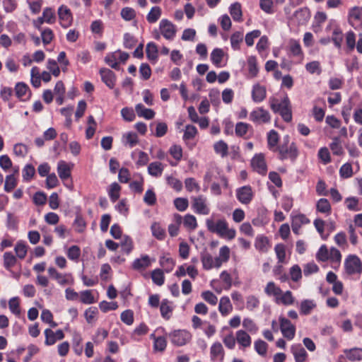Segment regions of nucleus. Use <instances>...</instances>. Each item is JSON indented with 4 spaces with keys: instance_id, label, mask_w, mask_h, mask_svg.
Here are the masks:
<instances>
[{
    "instance_id": "63",
    "label": "nucleus",
    "mask_w": 362,
    "mask_h": 362,
    "mask_svg": "<svg viewBox=\"0 0 362 362\" xmlns=\"http://www.w3.org/2000/svg\"><path fill=\"white\" fill-rule=\"evenodd\" d=\"M151 279L153 283L158 286H162L165 281L163 272L160 269H154L151 272Z\"/></svg>"
},
{
    "instance_id": "50",
    "label": "nucleus",
    "mask_w": 362,
    "mask_h": 362,
    "mask_svg": "<svg viewBox=\"0 0 362 362\" xmlns=\"http://www.w3.org/2000/svg\"><path fill=\"white\" fill-rule=\"evenodd\" d=\"M197 134V129L196 127L188 124L185 127L184 132L183 140L187 146H189V142L193 139Z\"/></svg>"
},
{
    "instance_id": "56",
    "label": "nucleus",
    "mask_w": 362,
    "mask_h": 362,
    "mask_svg": "<svg viewBox=\"0 0 362 362\" xmlns=\"http://www.w3.org/2000/svg\"><path fill=\"white\" fill-rule=\"evenodd\" d=\"M162 10L159 6H153L146 16V20L149 23H156L161 16Z\"/></svg>"
},
{
    "instance_id": "33",
    "label": "nucleus",
    "mask_w": 362,
    "mask_h": 362,
    "mask_svg": "<svg viewBox=\"0 0 362 362\" xmlns=\"http://www.w3.org/2000/svg\"><path fill=\"white\" fill-rule=\"evenodd\" d=\"M235 339L238 344L244 349L251 346L252 339L250 336L243 329L236 332Z\"/></svg>"
},
{
    "instance_id": "40",
    "label": "nucleus",
    "mask_w": 362,
    "mask_h": 362,
    "mask_svg": "<svg viewBox=\"0 0 362 362\" xmlns=\"http://www.w3.org/2000/svg\"><path fill=\"white\" fill-rule=\"evenodd\" d=\"M146 57L153 64H156L158 57V50L154 42H149L146 48Z\"/></svg>"
},
{
    "instance_id": "24",
    "label": "nucleus",
    "mask_w": 362,
    "mask_h": 362,
    "mask_svg": "<svg viewBox=\"0 0 362 362\" xmlns=\"http://www.w3.org/2000/svg\"><path fill=\"white\" fill-rule=\"evenodd\" d=\"M201 262L203 269L205 270H210L214 268L218 269L221 267L217 259L208 252L202 255Z\"/></svg>"
},
{
    "instance_id": "16",
    "label": "nucleus",
    "mask_w": 362,
    "mask_h": 362,
    "mask_svg": "<svg viewBox=\"0 0 362 362\" xmlns=\"http://www.w3.org/2000/svg\"><path fill=\"white\" fill-rule=\"evenodd\" d=\"M192 206L194 211L199 214L207 215L210 212L206 198L203 196L194 197L192 199Z\"/></svg>"
},
{
    "instance_id": "13",
    "label": "nucleus",
    "mask_w": 362,
    "mask_h": 362,
    "mask_svg": "<svg viewBox=\"0 0 362 362\" xmlns=\"http://www.w3.org/2000/svg\"><path fill=\"white\" fill-rule=\"evenodd\" d=\"M210 59L216 67L222 68L227 64L228 56L222 49L215 48L211 53Z\"/></svg>"
},
{
    "instance_id": "8",
    "label": "nucleus",
    "mask_w": 362,
    "mask_h": 362,
    "mask_svg": "<svg viewBox=\"0 0 362 362\" xmlns=\"http://www.w3.org/2000/svg\"><path fill=\"white\" fill-rule=\"evenodd\" d=\"M250 120L258 124H267L271 122V115L262 107H256L250 112Z\"/></svg>"
},
{
    "instance_id": "44",
    "label": "nucleus",
    "mask_w": 362,
    "mask_h": 362,
    "mask_svg": "<svg viewBox=\"0 0 362 362\" xmlns=\"http://www.w3.org/2000/svg\"><path fill=\"white\" fill-rule=\"evenodd\" d=\"M18 173V168H14V173L6 177L4 190L7 192H11L17 185L18 180L15 173Z\"/></svg>"
},
{
    "instance_id": "48",
    "label": "nucleus",
    "mask_w": 362,
    "mask_h": 362,
    "mask_svg": "<svg viewBox=\"0 0 362 362\" xmlns=\"http://www.w3.org/2000/svg\"><path fill=\"white\" fill-rule=\"evenodd\" d=\"M328 261L333 265V267L335 268L339 267L341 261V254L340 251L338 249L332 247L330 248Z\"/></svg>"
},
{
    "instance_id": "10",
    "label": "nucleus",
    "mask_w": 362,
    "mask_h": 362,
    "mask_svg": "<svg viewBox=\"0 0 362 362\" xmlns=\"http://www.w3.org/2000/svg\"><path fill=\"white\" fill-rule=\"evenodd\" d=\"M128 58L127 53L118 50L107 54L105 61L112 68L117 69L120 63H124Z\"/></svg>"
},
{
    "instance_id": "64",
    "label": "nucleus",
    "mask_w": 362,
    "mask_h": 362,
    "mask_svg": "<svg viewBox=\"0 0 362 362\" xmlns=\"http://www.w3.org/2000/svg\"><path fill=\"white\" fill-rule=\"evenodd\" d=\"M353 168L351 163H346L339 169V175L341 178L347 179L352 177Z\"/></svg>"
},
{
    "instance_id": "14",
    "label": "nucleus",
    "mask_w": 362,
    "mask_h": 362,
    "mask_svg": "<svg viewBox=\"0 0 362 362\" xmlns=\"http://www.w3.org/2000/svg\"><path fill=\"white\" fill-rule=\"evenodd\" d=\"M235 194L237 199L243 204H249L254 197L252 189L249 185L238 188Z\"/></svg>"
},
{
    "instance_id": "49",
    "label": "nucleus",
    "mask_w": 362,
    "mask_h": 362,
    "mask_svg": "<svg viewBox=\"0 0 362 362\" xmlns=\"http://www.w3.org/2000/svg\"><path fill=\"white\" fill-rule=\"evenodd\" d=\"M316 307V303L313 300H303L300 305V312L302 315H309Z\"/></svg>"
},
{
    "instance_id": "57",
    "label": "nucleus",
    "mask_w": 362,
    "mask_h": 362,
    "mask_svg": "<svg viewBox=\"0 0 362 362\" xmlns=\"http://www.w3.org/2000/svg\"><path fill=\"white\" fill-rule=\"evenodd\" d=\"M243 40V33L240 31L235 32L230 36L231 47L234 50H238L240 48V44Z\"/></svg>"
},
{
    "instance_id": "61",
    "label": "nucleus",
    "mask_w": 362,
    "mask_h": 362,
    "mask_svg": "<svg viewBox=\"0 0 362 362\" xmlns=\"http://www.w3.org/2000/svg\"><path fill=\"white\" fill-rule=\"evenodd\" d=\"M16 261V257L11 252H6L4 254V266L7 270L11 271Z\"/></svg>"
},
{
    "instance_id": "6",
    "label": "nucleus",
    "mask_w": 362,
    "mask_h": 362,
    "mask_svg": "<svg viewBox=\"0 0 362 362\" xmlns=\"http://www.w3.org/2000/svg\"><path fill=\"white\" fill-rule=\"evenodd\" d=\"M47 272L49 276L62 286H71L74 283V279L71 273H60L53 267H49Z\"/></svg>"
},
{
    "instance_id": "27",
    "label": "nucleus",
    "mask_w": 362,
    "mask_h": 362,
    "mask_svg": "<svg viewBox=\"0 0 362 362\" xmlns=\"http://www.w3.org/2000/svg\"><path fill=\"white\" fill-rule=\"evenodd\" d=\"M100 74L102 81L105 85L110 88H113L116 82V77L114 72L108 69L103 68L100 70Z\"/></svg>"
},
{
    "instance_id": "1",
    "label": "nucleus",
    "mask_w": 362,
    "mask_h": 362,
    "mask_svg": "<svg viewBox=\"0 0 362 362\" xmlns=\"http://www.w3.org/2000/svg\"><path fill=\"white\" fill-rule=\"evenodd\" d=\"M264 291L267 296L273 298L274 302L278 305L288 306L295 302V298L291 291H283L274 281H269L266 284Z\"/></svg>"
},
{
    "instance_id": "54",
    "label": "nucleus",
    "mask_w": 362,
    "mask_h": 362,
    "mask_svg": "<svg viewBox=\"0 0 362 362\" xmlns=\"http://www.w3.org/2000/svg\"><path fill=\"white\" fill-rule=\"evenodd\" d=\"M121 187L117 182L112 183L108 188V195L112 202H115L120 196Z\"/></svg>"
},
{
    "instance_id": "26",
    "label": "nucleus",
    "mask_w": 362,
    "mask_h": 362,
    "mask_svg": "<svg viewBox=\"0 0 362 362\" xmlns=\"http://www.w3.org/2000/svg\"><path fill=\"white\" fill-rule=\"evenodd\" d=\"M252 98L255 103H259L262 102L267 95L266 88L259 83H255L252 89Z\"/></svg>"
},
{
    "instance_id": "29",
    "label": "nucleus",
    "mask_w": 362,
    "mask_h": 362,
    "mask_svg": "<svg viewBox=\"0 0 362 362\" xmlns=\"http://www.w3.org/2000/svg\"><path fill=\"white\" fill-rule=\"evenodd\" d=\"M291 351L294 356L296 362H305L308 358V354L300 344H293Z\"/></svg>"
},
{
    "instance_id": "47",
    "label": "nucleus",
    "mask_w": 362,
    "mask_h": 362,
    "mask_svg": "<svg viewBox=\"0 0 362 362\" xmlns=\"http://www.w3.org/2000/svg\"><path fill=\"white\" fill-rule=\"evenodd\" d=\"M279 136L278 133L275 130H271L267 134V144L268 147L270 150L273 151H276L277 144L279 142Z\"/></svg>"
},
{
    "instance_id": "41",
    "label": "nucleus",
    "mask_w": 362,
    "mask_h": 362,
    "mask_svg": "<svg viewBox=\"0 0 362 362\" xmlns=\"http://www.w3.org/2000/svg\"><path fill=\"white\" fill-rule=\"evenodd\" d=\"M135 110L139 117L146 119H151L155 116V112L153 110L146 108L141 103H139L135 106Z\"/></svg>"
},
{
    "instance_id": "55",
    "label": "nucleus",
    "mask_w": 362,
    "mask_h": 362,
    "mask_svg": "<svg viewBox=\"0 0 362 362\" xmlns=\"http://www.w3.org/2000/svg\"><path fill=\"white\" fill-rule=\"evenodd\" d=\"M169 153L175 160V163L170 162L171 165H176L182 157V148L179 145H173L169 149Z\"/></svg>"
},
{
    "instance_id": "23",
    "label": "nucleus",
    "mask_w": 362,
    "mask_h": 362,
    "mask_svg": "<svg viewBox=\"0 0 362 362\" xmlns=\"http://www.w3.org/2000/svg\"><path fill=\"white\" fill-rule=\"evenodd\" d=\"M15 93L16 97L22 101H27L31 97L30 88L23 82H18L16 84Z\"/></svg>"
},
{
    "instance_id": "38",
    "label": "nucleus",
    "mask_w": 362,
    "mask_h": 362,
    "mask_svg": "<svg viewBox=\"0 0 362 362\" xmlns=\"http://www.w3.org/2000/svg\"><path fill=\"white\" fill-rule=\"evenodd\" d=\"M346 358L350 361H362V349L354 347L344 350Z\"/></svg>"
},
{
    "instance_id": "9",
    "label": "nucleus",
    "mask_w": 362,
    "mask_h": 362,
    "mask_svg": "<svg viewBox=\"0 0 362 362\" xmlns=\"http://www.w3.org/2000/svg\"><path fill=\"white\" fill-rule=\"evenodd\" d=\"M57 16L60 25L64 28L70 27L74 21L71 9L66 5H61L57 10Z\"/></svg>"
},
{
    "instance_id": "30",
    "label": "nucleus",
    "mask_w": 362,
    "mask_h": 362,
    "mask_svg": "<svg viewBox=\"0 0 362 362\" xmlns=\"http://www.w3.org/2000/svg\"><path fill=\"white\" fill-rule=\"evenodd\" d=\"M131 157L135 160L138 167L146 165L149 161L148 155L140 150L136 149L132 152Z\"/></svg>"
},
{
    "instance_id": "62",
    "label": "nucleus",
    "mask_w": 362,
    "mask_h": 362,
    "mask_svg": "<svg viewBox=\"0 0 362 362\" xmlns=\"http://www.w3.org/2000/svg\"><path fill=\"white\" fill-rule=\"evenodd\" d=\"M96 122L93 116H89L88 118V127L86 130V137L87 139H90L95 134L96 129Z\"/></svg>"
},
{
    "instance_id": "42",
    "label": "nucleus",
    "mask_w": 362,
    "mask_h": 362,
    "mask_svg": "<svg viewBox=\"0 0 362 362\" xmlns=\"http://www.w3.org/2000/svg\"><path fill=\"white\" fill-rule=\"evenodd\" d=\"M164 165L160 162H152L148 165V173L153 177H158L163 174Z\"/></svg>"
},
{
    "instance_id": "37",
    "label": "nucleus",
    "mask_w": 362,
    "mask_h": 362,
    "mask_svg": "<svg viewBox=\"0 0 362 362\" xmlns=\"http://www.w3.org/2000/svg\"><path fill=\"white\" fill-rule=\"evenodd\" d=\"M310 18V13L307 8H300L296 11L293 16V20L296 21L298 25L305 24Z\"/></svg>"
},
{
    "instance_id": "51",
    "label": "nucleus",
    "mask_w": 362,
    "mask_h": 362,
    "mask_svg": "<svg viewBox=\"0 0 362 362\" xmlns=\"http://www.w3.org/2000/svg\"><path fill=\"white\" fill-rule=\"evenodd\" d=\"M160 264L164 268L165 272H170L175 266V261L169 255H165L160 259Z\"/></svg>"
},
{
    "instance_id": "52",
    "label": "nucleus",
    "mask_w": 362,
    "mask_h": 362,
    "mask_svg": "<svg viewBox=\"0 0 362 362\" xmlns=\"http://www.w3.org/2000/svg\"><path fill=\"white\" fill-rule=\"evenodd\" d=\"M182 216L179 214L174 216V223H171L168 226V233L170 236L175 237L178 235L180 225L182 223Z\"/></svg>"
},
{
    "instance_id": "32",
    "label": "nucleus",
    "mask_w": 362,
    "mask_h": 362,
    "mask_svg": "<svg viewBox=\"0 0 362 362\" xmlns=\"http://www.w3.org/2000/svg\"><path fill=\"white\" fill-rule=\"evenodd\" d=\"M122 142L124 146L133 148L139 143L138 135L133 132H127L123 134L122 136Z\"/></svg>"
},
{
    "instance_id": "15",
    "label": "nucleus",
    "mask_w": 362,
    "mask_h": 362,
    "mask_svg": "<svg viewBox=\"0 0 362 362\" xmlns=\"http://www.w3.org/2000/svg\"><path fill=\"white\" fill-rule=\"evenodd\" d=\"M349 23L355 29H358L362 26V8L355 6L349 11Z\"/></svg>"
},
{
    "instance_id": "43",
    "label": "nucleus",
    "mask_w": 362,
    "mask_h": 362,
    "mask_svg": "<svg viewBox=\"0 0 362 362\" xmlns=\"http://www.w3.org/2000/svg\"><path fill=\"white\" fill-rule=\"evenodd\" d=\"M229 12L235 21H243L242 7L240 3L235 2L232 4L229 7Z\"/></svg>"
},
{
    "instance_id": "21",
    "label": "nucleus",
    "mask_w": 362,
    "mask_h": 362,
    "mask_svg": "<svg viewBox=\"0 0 362 362\" xmlns=\"http://www.w3.org/2000/svg\"><path fill=\"white\" fill-rule=\"evenodd\" d=\"M251 165L254 170L261 175H265L267 171L264 156L262 153L256 154L251 160Z\"/></svg>"
},
{
    "instance_id": "25",
    "label": "nucleus",
    "mask_w": 362,
    "mask_h": 362,
    "mask_svg": "<svg viewBox=\"0 0 362 362\" xmlns=\"http://www.w3.org/2000/svg\"><path fill=\"white\" fill-rule=\"evenodd\" d=\"M272 244L268 237L264 235H258L256 237L255 240V247L258 252L261 253H266L270 250Z\"/></svg>"
},
{
    "instance_id": "34",
    "label": "nucleus",
    "mask_w": 362,
    "mask_h": 362,
    "mask_svg": "<svg viewBox=\"0 0 362 362\" xmlns=\"http://www.w3.org/2000/svg\"><path fill=\"white\" fill-rule=\"evenodd\" d=\"M218 310L223 317L228 316L233 311V305L228 296L221 298L218 305Z\"/></svg>"
},
{
    "instance_id": "17",
    "label": "nucleus",
    "mask_w": 362,
    "mask_h": 362,
    "mask_svg": "<svg viewBox=\"0 0 362 362\" xmlns=\"http://www.w3.org/2000/svg\"><path fill=\"white\" fill-rule=\"evenodd\" d=\"M45 337V344L46 346H52L57 341L62 340L64 338V333L62 329L53 331L50 328H47L44 331Z\"/></svg>"
},
{
    "instance_id": "11",
    "label": "nucleus",
    "mask_w": 362,
    "mask_h": 362,
    "mask_svg": "<svg viewBox=\"0 0 362 362\" xmlns=\"http://www.w3.org/2000/svg\"><path fill=\"white\" fill-rule=\"evenodd\" d=\"M281 332L286 339L292 340L296 334V327L291 322L284 317H280L279 319Z\"/></svg>"
},
{
    "instance_id": "19",
    "label": "nucleus",
    "mask_w": 362,
    "mask_h": 362,
    "mask_svg": "<svg viewBox=\"0 0 362 362\" xmlns=\"http://www.w3.org/2000/svg\"><path fill=\"white\" fill-rule=\"evenodd\" d=\"M245 69L247 71L246 77L247 78H254L257 76L259 69L256 57H247L245 63Z\"/></svg>"
},
{
    "instance_id": "5",
    "label": "nucleus",
    "mask_w": 362,
    "mask_h": 362,
    "mask_svg": "<svg viewBox=\"0 0 362 362\" xmlns=\"http://www.w3.org/2000/svg\"><path fill=\"white\" fill-rule=\"evenodd\" d=\"M325 31L331 33L332 42L337 48H340L343 41V34L338 23L334 19H330L325 28Z\"/></svg>"
},
{
    "instance_id": "7",
    "label": "nucleus",
    "mask_w": 362,
    "mask_h": 362,
    "mask_svg": "<svg viewBox=\"0 0 362 362\" xmlns=\"http://www.w3.org/2000/svg\"><path fill=\"white\" fill-rule=\"evenodd\" d=\"M150 338L153 340V350L155 351H163L167 346L166 333L163 327L157 328L153 333L150 335Z\"/></svg>"
},
{
    "instance_id": "60",
    "label": "nucleus",
    "mask_w": 362,
    "mask_h": 362,
    "mask_svg": "<svg viewBox=\"0 0 362 362\" xmlns=\"http://www.w3.org/2000/svg\"><path fill=\"white\" fill-rule=\"evenodd\" d=\"M42 19L48 24H53L56 21V15L53 8L46 7L42 12Z\"/></svg>"
},
{
    "instance_id": "31",
    "label": "nucleus",
    "mask_w": 362,
    "mask_h": 362,
    "mask_svg": "<svg viewBox=\"0 0 362 362\" xmlns=\"http://www.w3.org/2000/svg\"><path fill=\"white\" fill-rule=\"evenodd\" d=\"M221 180L223 182L226 183V180L221 176L217 168H211L206 172L204 176V182L207 183L214 182L216 180Z\"/></svg>"
},
{
    "instance_id": "18",
    "label": "nucleus",
    "mask_w": 362,
    "mask_h": 362,
    "mask_svg": "<svg viewBox=\"0 0 362 362\" xmlns=\"http://www.w3.org/2000/svg\"><path fill=\"white\" fill-rule=\"evenodd\" d=\"M290 103V100L287 95L283 98L272 97L269 100V107L275 113H279Z\"/></svg>"
},
{
    "instance_id": "4",
    "label": "nucleus",
    "mask_w": 362,
    "mask_h": 362,
    "mask_svg": "<svg viewBox=\"0 0 362 362\" xmlns=\"http://www.w3.org/2000/svg\"><path fill=\"white\" fill-rule=\"evenodd\" d=\"M344 264L345 274L349 276H359L362 273V261L356 255H349Z\"/></svg>"
},
{
    "instance_id": "3",
    "label": "nucleus",
    "mask_w": 362,
    "mask_h": 362,
    "mask_svg": "<svg viewBox=\"0 0 362 362\" xmlns=\"http://www.w3.org/2000/svg\"><path fill=\"white\" fill-rule=\"evenodd\" d=\"M159 31L153 32V37L156 40H159L162 35L168 40H174L177 28L176 26L168 19H162L159 23Z\"/></svg>"
},
{
    "instance_id": "2",
    "label": "nucleus",
    "mask_w": 362,
    "mask_h": 362,
    "mask_svg": "<svg viewBox=\"0 0 362 362\" xmlns=\"http://www.w3.org/2000/svg\"><path fill=\"white\" fill-rule=\"evenodd\" d=\"M206 225L210 232L217 234L222 238L233 240L236 235V230L229 228L228 223L224 218H208Z\"/></svg>"
},
{
    "instance_id": "22",
    "label": "nucleus",
    "mask_w": 362,
    "mask_h": 362,
    "mask_svg": "<svg viewBox=\"0 0 362 362\" xmlns=\"http://www.w3.org/2000/svg\"><path fill=\"white\" fill-rule=\"evenodd\" d=\"M74 164L67 163L65 160H59L57 163V173L60 179L64 182L71 177V170Z\"/></svg>"
},
{
    "instance_id": "39",
    "label": "nucleus",
    "mask_w": 362,
    "mask_h": 362,
    "mask_svg": "<svg viewBox=\"0 0 362 362\" xmlns=\"http://www.w3.org/2000/svg\"><path fill=\"white\" fill-rule=\"evenodd\" d=\"M153 261V259H151L148 255H142L140 258L134 261L132 267L136 270L145 269L151 266Z\"/></svg>"
},
{
    "instance_id": "59",
    "label": "nucleus",
    "mask_w": 362,
    "mask_h": 362,
    "mask_svg": "<svg viewBox=\"0 0 362 362\" xmlns=\"http://www.w3.org/2000/svg\"><path fill=\"white\" fill-rule=\"evenodd\" d=\"M230 248L226 246H222L219 249L218 256L216 257L221 266L228 261L230 258Z\"/></svg>"
},
{
    "instance_id": "20",
    "label": "nucleus",
    "mask_w": 362,
    "mask_h": 362,
    "mask_svg": "<svg viewBox=\"0 0 362 362\" xmlns=\"http://www.w3.org/2000/svg\"><path fill=\"white\" fill-rule=\"evenodd\" d=\"M225 351L223 345L219 341L212 344L210 348V358L214 362H222L224 359Z\"/></svg>"
},
{
    "instance_id": "46",
    "label": "nucleus",
    "mask_w": 362,
    "mask_h": 362,
    "mask_svg": "<svg viewBox=\"0 0 362 362\" xmlns=\"http://www.w3.org/2000/svg\"><path fill=\"white\" fill-rule=\"evenodd\" d=\"M80 301L84 304H92L98 300L92 290H85L79 293Z\"/></svg>"
},
{
    "instance_id": "36",
    "label": "nucleus",
    "mask_w": 362,
    "mask_h": 362,
    "mask_svg": "<svg viewBox=\"0 0 362 362\" xmlns=\"http://www.w3.org/2000/svg\"><path fill=\"white\" fill-rule=\"evenodd\" d=\"M316 211L325 216H329L332 214V206L329 200L325 198L320 199L316 203Z\"/></svg>"
},
{
    "instance_id": "53",
    "label": "nucleus",
    "mask_w": 362,
    "mask_h": 362,
    "mask_svg": "<svg viewBox=\"0 0 362 362\" xmlns=\"http://www.w3.org/2000/svg\"><path fill=\"white\" fill-rule=\"evenodd\" d=\"M21 300L18 297H13L8 301V308L10 311L16 317H19L21 313Z\"/></svg>"
},
{
    "instance_id": "28",
    "label": "nucleus",
    "mask_w": 362,
    "mask_h": 362,
    "mask_svg": "<svg viewBox=\"0 0 362 362\" xmlns=\"http://www.w3.org/2000/svg\"><path fill=\"white\" fill-rule=\"evenodd\" d=\"M309 222L310 220L304 214H298L293 216L291 226L293 233L298 234L301 226L308 223Z\"/></svg>"
},
{
    "instance_id": "12",
    "label": "nucleus",
    "mask_w": 362,
    "mask_h": 362,
    "mask_svg": "<svg viewBox=\"0 0 362 362\" xmlns=\"http://www.w3.org/2000/svg\"><path fill=\"white\" fill-rule=\"evenodd\" d=\"M171 341L177 346H184L192 339V334L187 330H175L170 334Z\"/></svg>"
},
{
    "instance_id": "45",
    "label": "nucleus",
    "mask_w": 362,
    "mask_h": 362,
    "mask_svg": "<svg viewBox=\"0 0 362 362\" xmlns=\"http://www.w3.org/2000/svg\"><path fill=\"white\" fill-rule=\"evenodd\" d=\"M173 310V308L171 302L167 299H164L161 301L160 305V311L161 316L165 320H169L170 318Z\"/></svg>"
},
{
    "instance_id": "58",
    "label": "nucleus",
    "mask_w": 362,
    "mask_h": 362,
    "mask_svg": "<svg viewBox=\"0 0 362 362\" xmlns=\"http://www.w3.org/2000/svg\"><path fill=\"white\" fill-rule=\"evenodd\" d=\"M346 207L353 211H358L361 209L359 206V199L356 197H350L344 200Z\"/></svg>"
},
{
    "instance_id": "35",
    "label": "nucleus",
    "mask_w": 362,
    "mask_h": 362,
    "mask_svg": "<svg viewBox=\"0 0 362 362\" xmlns=\"http://www.w3.org/2000/svg\"><path fill=\"white\" fill-rule=\"evenodd\" d=\"M277 151L279 153L280 158L282 160L288 158H295L297 156V149L293 144H291L288 148L281 146L278 148Z\"/></svg>"
}]
</instances>
